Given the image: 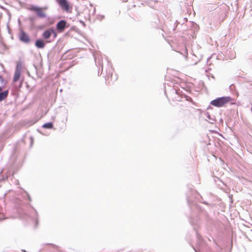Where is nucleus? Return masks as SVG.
<instances>
[{
  "mask_svg": "<svg viewBox=\"0 0 252 252\" xmlns=\"http://www.w3.org/2000/svg\"><path fill=\"white\" fill-rule=\"evenodd\" d=\"M52 34L53 35V37L56 38L57 36V32L55 31L54 29H53V32H52Z\"/></svg>",
  "mask_w": 252,
  "mask_h": 252,
  "instance_id": "obj_17",
  "label": "nucleus"
},
{
  "mask_svg": "<svg viewBox=\"0 0 252 252\" xmlns=\"http://www.w3.org/2000/svg\"><path fill=\"white\" fill-rule=\"evenodd\" d=\"M23 67L22 63L21 62H18L17 63L15 71L17 72H22Z\"/></svg>",
  "mask_w": 252,
  "mask_h": 252,
  "instance_id": "obj_11",
  "label": "nucleus"
},
{
  "mask_svg": "<svg viewBox=\"0 0 252 252\" xmlns=\"http://www.w3.org/2000/svg\"><path fill=\"white\" fill-rule=\"evenodd\" d=\"M8 91L5 90L2 92L0 93V101L4 100L8 95Z\"/></svg>",
  "mask_w": 252,
  "mask_h": 252,
  "instance_id": "obj_9",
  "label": "nucleus"
},
{
  "mask_svg": "<svg viewBox=\"0 0 252 252\" xmlns=\"http://www.w3.org/2000/svg\"><path fill=\"white\" fill-rule=\"evenodd\" d=\"M26 194H27V195L28 196L29 200L30 201H31L32 199H31V198L30 196L29 195V194L27 192H26Z\"/></svg>",
  "mask_w": 252,
  "mask_h": 252,
  "instance_id": "obj_18",
  "label": "nucleus"
},
{
  "mask_svg": "<svg viewBox=\"0 0 252 252\" xmlns=\"http://www.w3.org/2000/svg\"><path fill=\"white\" fill-rule=\"evenodd\" d=\"M18 37L19 40L26 44H29L31 42L29 35L23 30L20 31Z\"/></svg>",
  "mask_w": 252,
  "mask_h": 252,
  "instance_id": "obj_3",
  "label": "nucleus"
},
{
  "mask_svg": "<svg viewBox=\"0 0 252 252\" xmlns=\"http://www.w3.org/2000/svg\"><path fill=\"white\" fill-rule=\"evenodd\" d=\"M59 4L64 10H68L69 9V6L66 0H60Z\"/></svg>",
  "mask_w": 252,
  "mask_h": 252,
  "instance_id": "obj_8",
  "label": "nucleus"
},
{
  "mask_svg": "<svg viewBox=\"0 0 252 252\" xmlns=\"http://www.w3.org/2000/svg\"><path fill=\"white\" fill-rule=\"evenodd\" d=\"M3 212V209L0 207V220L4 219Z\"/></svg>",
  "mask_w": 252,
  "mask_h": 252,
  "instance_id": "obj_14",
  "label": "nucleus"
},
{
  "mask_svg": "<svg viewBox=\"0 0 252 252\" xmlns=\"http://www.w3.org/2000/svg\"><path fill=\"white\" fill-rule=\"evenodd\" d=\"M94 58L96 64L97 65L98 64L99 65L102 66L100 58L99 57H97L95 55H94Z\"/></svg>",
  "mask_w": 252,
  "mask_h": 252,
  "instance_id": "obj_13",
  "label": "nucleus"
},
{
  "mask_svg": "<svg viewBox=\"0 0 252 252\" xmlns=\"http://www.w3.org/2000/svg\"><path fill=\"white\" fill-rule=\"evenodd\" d=\"M251 110H252V106Z\"/></svg>",
  "mask_w": 252,
  "mask_h": 252,
  "instance_id": "obj_24",
  "label": "nucleus"
},
{
  "mask_svg": "<svg viewBox=\"0 0 252 252\" xmlns=\"http://www.w3.org/2000/svg\"><path fill=\"white\" fill-rule=\"evenodd\" d=\"M2 87H0V92L1 91H2Z\"/></svg>",
  "mask_w": 252,
  "mask_h": 252,
  "instance_id": "obj_20",
  "label": "nucleus"
},
{
  "mask_svg": "<svg viewBox=\"0 0 252 252\" xmlns=\"http://www.w3.org/2000/svg\"><path fill=\"white\" fill-rule=\"evenodd\" d=\"M42 127L45 128L51 129L53 127V124L51 122L47 123L44 124Z\"/></svg>",
  "mask_w": 252,
  "mask_h": 252,
  "instance_id": "obj_12",
  "label": "nucleus"
},
{
  "mask_svg": "<svg viewBox=\"0 0 252 252\" xmlns=\"http://www.w3.org/2000/svg\"><path fill=\"white\" fill-rule=\"evenodd\" d=\"M109 74H111V70H109Z\"/></svg>",
  "mask_w": 252,
  "mask_h": 252,
  "instance_id": "obj_21",
  "label": "nucleus"
},
{
  "mask_svg": "<svg viewBox=\"0 0 252 252\" xmlns=\"http://www.w3.org/2000/svg\"><path fill=\"white\" fill-rule=\"evenodd\" d=\"M232 98L230 96H222L212 100L210 104L217 107H221L230 102Z\"/></svg>",
  "mask_w": 252,
  "mask_h": 252,
  "instance_id": "obj_1",
  "label": "nucleus"
},
{
  "mask_svg": "<svg viewBox=\"0 0 252 252\" xmlns=\"http://www.w3.org/2000/svg\"><path fill=\"white\" fill-rule=\"evenodd\" d=\"M204 115L206 118V120L209 123L211 124H214L215 123L216 120L215 119L214 116H211L208 112L205 113Z\"/></svg>",
  "mask_w": 252,
  "mask_h": 252,
  "instance_id": "obj_7",
  "label": "nucleus"
},
{
  "mask_svg": "<svg viewBox=\"0 0 252 252\" xmlns=\"http://www.w3.org/2000/svg\"><path fill=\"white\" fill-rule=\"evenodd\" d=\"M47 9V7H40L35 5H31L28 9L32 11L35 12L37 16L39 18H45L46 15L43 11V10Z\"/></svg>",
  "mask_w": 252,
  "mask_h": 252,
  "instance_id": "obj_2",
  "label": "nucleus"
},
{
  "mask_svg": "<svg viewBox=\"0 0 252 252\" xmlns=\"http://www.w3.org/2000/svg\"><path fill=\"white\" fill-rule=\"evenodd\" d=\"M31 144H32V142H33V138L32 137H31Z\"/></svg>",
  "mask_w": 252,
  "mask_h": 252,
  "instance_id": "obj_19",
  "label": "nucleus"
},
{
  "mask_svg": "<svg viewBox=\"0 0 252 252\" xmlns=\"http://www.w3.org/2000/svg\"><path fill=\"white\" fill-rule=\"evenodd\" d=\"M35 213L36 214H37V212L36 211H35Z\"/></svg>",
  "mask_w": 252,
  "mask_h": 252,
  "instance_id": "obj_23",
  "label": "nucleus"
},
{
  "mask_svg": "<svg viewBox=\"0 0 252 252\" xmlns=\"http://www.w3.org/2000/svg\"><path fill=\"white\" fill-rule=\"evenodd\" d=\"M0 82L1 83V84L4 85L5 84V81L4 78L2 77V76L0 75Z\"/></svg>",
  "mask_w": 252,
  "mask_h": 252,
  "instance_id": "obj_16",
  "label": "nucleus"
},
{
  "mask_svg": "<svg viewBox=\"0 0 252 252\" xmlns=\"http://www.w3.org/2000/svg\"><path fill=\"white\" fill-rule=\"evenodd\" d=\"M21 73L19 72H17L15 71L14 76L13 79V82H17L20 78L21 76Z\"/></svg>",
  "mask_w": 252,
  "mask_h": 252,
  "instance_id": "obj_10",
  "label": "nucleus"
},
{
  "mask_svg": "<svg viewBox=\"0 0 252 252\" xmlns=\"http://www.w3.org/2000/svg\"><path fill=\"white\" fill-rule=\"evenodd\" d=\"M35 221H36V222L37 223V220H36V219H35Z\"/></svg>",
  "mask_w": 252,
  "mask_h": 252,
  "instance_id": "obj_22",
  "label": "nucleus"
},
{
  "mask_svg": "<svg viewBox=\"0 0 252 252\" xmlns=\"http://www.w3.org/2000/svg\"><path fill=\"white\" fill-rule=\"evenodd\" d=\"M53 28H50L45 30L42 33V36L44 39H48L52 34Z\"/></svg>",
  "mask_w": 252,
  "mask_h": 252,
  "instance_id": "obj_5",
  "label": "nucleus"
},
{
  "mask_svg": "<svg viewBox=\"0 0 252 252\" xmlns=\"http://www.w3.org/2000/svg\"><path fill=\"white\" fill-rule=\"evenodd\" d=\"M35 46L39 49H43L45 47V43L41 39H38L36 40L35 42Z\"/></svg>",
  "mask_w": 252,
  "mask_h": 252,
  "instance_id": "obj_6",
  "label": "nucleus"
},
{
  "mask_svg": "<svg viewBox=\"0 0 252 252\" xmlns=\"http://www.w3.org/2000/svg\"><path fill=\"white\" fill-rule=\"evenodd\" d=\"M68 25H67V23L65 20H62L60 21L59 22L57 23L56 27L57 29L62 32L64 30V29L68 27Z\"/></svg>",
  "mask_w": 252,
  "mask_h": 252,
  "instance_id": "obj_4",
  "label": "nucleus"
},
{
  "mask_svg": "<svg viewBox=\"0 0 252 252\" xmlns=\"http://www.w3.org/2000/svg\"><path fill=\"white\" fill-rule=\"evenodd\" d=\"M104 18V16L102 15H98L97 16V19L99 21L102 20Z\"/></svg>",
  "mask_w": 252,
  "mask_h": 252,
  "instance_id": "obj_15",
  "label": "nucleus"
}]
</instances>
